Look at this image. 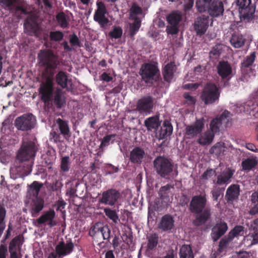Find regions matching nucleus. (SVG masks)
<instances>
[{
	"mask_svg": "<svg viewBox=\"0 0 258 258\" xmlns=\"http://www.w3.org/2000/svg\"><path fill=\"white\" fill-rule=\"evenodd\" d=\"M237 4L241 19L246 22L251 20L255 12V7L251 0H237Z\"/></svg>",
	"mask_w": 258,
	"mask_h": 258,
	"instance_id": "10",
	"label": "nucleus"
},
{
	"mask_svg": "<svg viewBox=\"0 0 258 258\" xmlns=\"http://www.w3.org/2000/svg\"><path fill=\"white\" fill-rule=\"evenodd\" d=\"M37 58L40 66L44 68V72L47 75L46 80L49 78L52 80L54 70L59 64L58 56L50 49H41L38 52Z\"/></svg>",
	"mask_w": 258,
	"mask_h": 258,
	"instance_id": "4",
	"label": "nucleus"
},
{
	"mask_svg": "<svg viewBox=\"0 0 258 258\" xmlns=\"http://www.w3.org/2000/svg\"><path fill=\"white\" fill-rule=\"evenodd\" d=\"M244 234V227L242 226H236L231 230L228 235L233 239L234 237L242 236Z\"/></svg>",
	"mask_w": 258,
	"mask_h": 258,
	"instance_id": "49",
	"label": "nucleus"
},
{
	"mask_svg": "<svg viewBox=\"0 0 258 258\" xmlns=\"http://www.w3.org/2000/svg\"><path fill=\"white\" fill-rule=\"evenodd\" d=\"M233 239L228 234L223 238H222L219 244V249L220 251L226 248L229 243L232 241Z\"/></svg>",
	"mask_w": 258,
	"mask_h": 258,
	"instance_id": "53",
	"label": "nucleus"
},
{
	"mask_svg": "<svg viewBox=\"0 0 258 258\" xmlns=\"http://www.w3.org/2000/svg\"><path fill=\"white\" fill-rule=\"evenodd\" d=\"M204 127V119L203 118L198 119L194 124L186 126L185 134L189 139L194 138L202 133Z\"/></svg>",
	"mask_w": 258,
	"mask_h": 258,
	"instance_id": "17",
	"label": "nucleus"
},
{
	"mask_svg": "<svg viewBox=\"0 0 258 258\" xmlns=\"http://www.w3.org/2000/svg\"><path fill=\"white\" fill-rule=\"evenodd\" d=\"M207 11L211 16L214 17L222 15L224 11L223 3L219 0H214Z\"/></svg>",
	"mask_w": 258,
	"mask_h": 258,
	"instance_id": "25",
	"label": "nucleus"
},
{
	"mask_svg": "<svg viewBox=\"0 0 258 258\" xmlns=\"http://www.w3.org/2000/svg\"><path fill=\"white\" fill-rule=\"evenodd\" d=\"M56 124L58 125L59 130L61 135L65 139L71 137L70 127L68 121L59 118L56 120Z\"/></svg>",
	"mask_w": 258,
	"mask_h": 258,
	"instance_id": "36",
	"label": "nucleus"
},
{
	"mask_svg": "<svg viewBox=\"0 0 258 258\" xmlns=\"http://www.w3.org/2000/svg\"><path fill=\"white\" fill-rule=\"evenodd\" d=\"M246 39L240 33L234 32L230 38V43L235 48H240L245 44Z\"/></svg>",
	"mask_w": 258,
	"mask_h": 258,
	"instance_id": "30",
	"label": "nucleus"
},
{
	"mask_svg": "<svg viewBox=\"0 0 258 258\" xmlns=\"http://www.w3.org/2000/svg\"><path fill=\"white\" fill-rule=\"evenodd\" d=\"M230 113L227 110H225L221 115H218L213 119L210 124V131H211L215 135L220 131L222 122L229 116Z\"/></svg>",
	"mask_w": 258,
	"mask_h": 258,
	"instance_id": "22",
	"label": "nucleus"
},
{
	"mask_svg": "<svg viewBox=\"0 0 258 258\" xmlns=\"http://www.w3.org/2000/svg\"><path fill=\"white\" fill-rule=\"evenodd\" d=\"M69 41L73 46H81L80 41L75 33L69 36Z\"/></svg>",
	"mask_w": 258,
	"mask_h": 258,
	"instance_id": "61",
	"label": "nucleus"
},
{
	"mask_svg": "<svg viewBox=\"0 0 258 258\" xmlns=\"http://www.w3.org/2000/svg\"><path fill=\"white\" fill-rule=\"evenodd\" d=\"M174 189V186L169 184L161 187L158 192L160 198L165 202L168 201L169 197L173 195Z\"/></svg>",
	"mask_w": 258,
	"mask_h": 258,
	"instance_id": "33",
	"label": "nucleus"
},
{
	"mask_svg": "<svg viewBox=\"0 0 258 258\" xmlns=\"http://www.w3.org/2000/svg\"><path fill=\"white\" fill-rule=\"evenodd\" d=\"M172 132L173 126L171 122L168 120H165L162 125H160L155 131V137L159 140H163L170 136Z\"/></svg>",
	"mask_w": 258,
	"mask_h": 258,
	"instance_id": "18",
	"label": "nucleus"
},
{
	"mask_svg": "<svg viewBox=\"0 0 258 258\" xmlns=\"http://www.w3.org/2000/svg\"><path fill=\"white\" fill-rule=\"evenodd\" d=\"M156 104V99L152 96L144 95L137 101L136 110L141 114L148 115L152 112Z\"/></svg>",
	"mask_w": 258,
	"mask_h": 258,
	"instance_id": "8",
	"label": "nucleus"
},
{
	"mask_svg": "<svg viewBox=\"0 0 258 258\" xmlns=\"http://www.w3.org/2000/svg\"><path fill=\"white\" fill-rule=\"evenodd\" d=\"M41 99L47 107L52 105V102L57 109H61L66 105V100L60 89L53 92L52 80L49 78L42 83L39 88Z\"/></svg>",
	"mask_w": 258,
	"mask_h": 258,
	"instance_id": "2",
	"label": "nucleus"
},
{
	"mask_svg": "<svg viewBox=\"0 0 258 258\" xmlns=\"http://www.w3.org/2000/svg\"><path fill=\"white\" fill-rule=\"evenodd\" d=\"M104 212L106 216L111 220L115 224L119 221L118 216L115 210H111L110 208H105Z\"/></svg>",
	"mask_w": 258,
	"mask_h": 258,
	"instance_id": "48",
	"label": "nucleus"
},
{
	"mask_svg": "<svg viewBox=\"0 0 258 258\" xmlns=\"http://www.w3.org/2000/svg\"><path fill=\"white\" fill-rule=\"evenodd\" d=\"M153 164L157 173L162 178L173 179L177 176V170L174 169L173 163L164 157L159 156L156 158Z\"/></svg>",
	"mask_w": 258,
	"mask_h": 258,
	"instance_id": "5",
	"label": "nucleus"
},
{
	"mask_svg": "<svg viewBox=\"0 0 258 258\" xmlns=\"http://www.w3.org/2000/svg\"><path fill=\"white\" fill-rule=\"evenodd\" d=\"M44 207V201L41 199L36 198L33 202V205L32 207V214H37L40 212Z\"/></svg>",
	"mask_w": 258,
	"mask_h": 258,
	"instance_id": "46",
	"label": "nucleus"
},
{
	"mask_svg": "<svg viewBox=\"0 0 258 258\" xmlns=\"http://www.w3.org/2000/svg\"><path fill=\"white\" fill-rule=\"evenodd\" d=\"M111 230L108 226H102L100 223H96L89 231V235L94 239H97L100 236L104 240L109 241Z\"/></svg>",
	"mask_w": 258,
	"mask_h": 258,
	"instance_id": "15",
	"label": "nucleus"
},
{
	"mask_svg": "<svg viewBox=\"0 0 258 258\" xmlns=\"http://www.w3.org/2000/svg\"><path fill=\"white\" fill-rule=\"evenodd\" d=\"M147 250L148 251L154 250L158 243V235L156 233L152 234L147 237Z\"/></svg>",
	"mask_w": 258,
	"mask_h": 258,
	"instance_id": "42",
	"label": "nucleus"
},
{
	"mask_svg": "<svg viewBox=\"0 0 258 258\" xmlns=\"http://www.w3.org/2000/svg\"><path fill=\"white\" fill-rule=\"evenodd\" d=\"M0 6L9 13L16 14V0H0Z\"/></svg>",
	"mask_w": 258,
	"mask_h": 258,
	"instance_id": "35",
	"label": "nucleus"
},
{
	"mask_svg": "<svg viewBox=\"0 0 258 258\" xmlns=\"http://www.w3.org/2000/svg\"><path fill=\"white\" fill-rule=\"evenodd\" d=\"M140 75L146 83L152 84L153 81L158 80L160 73L157 64L147 63L142 66Z\"/></svg>",
	"mask_w": 258,
	"mask_h": 258,
	"instance_id": "7",
	"label": "nucleus"
},
{
	"mask_svg": "<svg viewBox=\"0 0 258 258\" xmlns=\"http://www.w3.org/2000/svg\"><path fill=\"white\" fill-rule=\"evenodd\" d=\"M252 232L244 237L243 242L247 246L258 244V229L256 228L249 229Z\"/></svg>",
	"mask_w": 258,
	"mask_h": 258,
	"instance_id": "34",
	"label": "nucleus"
},
{
	"mask_svg": "<svg viewBox=\"0 0 258 258\" xmlns=\"http://www.w3.org/2000/svg\"><path fill=\"white\" fill-rule=\"evenodd\" d=\"M212 0H197L196 7L200 13H204L208 9Z\"/></svg>",
	"mask_w": 258,
	"mask_h": 258,
	"instance_id": "44",
	"label": "nucleus"
},
{
	"mask_svg": "<svg viewBox=\"0 0 258 258\" xmlns=\"http://www.w3.org/2000/svg\"><path fill=\"white\" fill-rule=\"evenodd\" d=\"M223 191V189H222L221 188L217 186H214L211 191L213 200L216 202L218 201V198L220 196Z\"/></svg>",
	"mask_w": 258,
	"mask_h": 258,
	"instance_id": "59",
	"label": "nucleus"
},
{
	"mask_svg": "<svg viewBox=\"0 0 258 258\" xmlns=\"http://www.w3.org/2000/svg\"><path fill=\"white\" fill-rule=\"evenodd\" d=\"M56 19L61 28H67L69 27V19H67V16L63 12H59L56 15Z\"/></svg>",
	"mask_w": 258,
	"mask_h": 258,
	"instance_id": "43",
	"label": "nucleus"
},
{
	"mask_svg": "<svg viewBox=\"0 0 258 258\" xmlns=\"http://www.w3.org/2000/svg\"><path fill=\"white\" fill-rule=\"evenodd\" d=\"M24 19V26L25 31L30 35L38 36L39 27L37 22V17L31 11L26 8V4L22 0H17V18Z\"/></svg>",
	"mask_w": 258,
	"mask_h": 258,
	"instance_id": "3",
	"label": "nucleus"
},
{
	"mask_svg": "<svg viewBox=\"0 0 258 258\" xmlns=\"http://www.w3.org/2000/svg\"><path fill=\"white\" fill-rule=\"evenodd\" d=\"M108 35L112 38H120L122 35V30L119 26H114L112 30L109 32Z\"/></svg>",
	"mask_w": 258,
	"mask_h": 258,
	"instance_id": "54",
	"label": "nucleus"
},
{
	"mask_svg": "<svg viewBox=\"0 0 258 258\" xmlns=\"http://www.w3.org/2000/svg\"><path fill=\"white\" fill-rule=\"evenodd\" d=\"M71 162L69 156H64L61 158L60 162V169L63 172H68L70 168Z\"/></svg>",
	"mask_w": 258,
	"mask_h": 258,
	"instance_id": "52",
	"label": "nucleus"
},
{
	"mask_svg": "<svg viewBox=\"0 0 258 258\" xmlns=\"http://www.w3.org/2000/svg\"><path fill=\"white\" fill-rule=\"evenodd\" d=\"M240 194L239 185L238 184L231 185L227 189L225 199L228 203H232L238 199Z\"/></svg>",
	"mask_w": 258,
	"mask_h": 258,
	"instance_id": "28",
	"label": "nucleus"
},
{
	"mask_svg": "<svg viewBox=\"0 0 258 258\" xmlns=\"http://www.w3.org/2000/svg\"><path fill=\"white\" fill-rule=\"evenodd\" d=\"M221 167H222L220 168L221 171L217 170L215 173L216 179L213 181V183L220 186L227 185L231 182L235 170L229 167L224 168V166Z\"/></svg>",
	"mask_w": 258,
	"mask_h": 258,
	"instance_id": "12",
	"label": "nucleus"
},
{
	"mask_svg": "<svg viewBox=\"0 0 258 258\" xmlns=\"http://www.w3.org/2000/svg\"><path fill=\"white\" fill-rule=\"evenodd\" d=\"M142 9L136 4H133L130 9V15L132 19L137 18V15L142 14Z\"/></svg>",
	"mask_w": 258,
	"mask_h": 258,
	"instance_id": "55",
	"label": "nucleus"
},
{
	"mask_svg": "<svg viewBox=\"0 0 258 258\" xmlns=\"http://www.w3.org/2000/svg\"><path fill=\"white\" fill-rule=\"evenodd\" d=\"M226 147L223 142H218L213 146L210 149L209 152L211 154H214L216 156H221L224 154Z\"/></svg>",
	"mask_w": 258,
	"mask_h": 258,
	"instance_id": "38",
	"label": "nucleus"
},
{
	"mask_svg": "<svg viewBox=\"0 0 258 258\" xmlns=\"http://www.w3.org/2000/svg\"><path fill=\"white\" fill-rule=\"evenodd\" d=\"M256 54L255 52H252L249 55L246 56L241 63L242 68H247L251 66L255 60Z\"/></svg>",
	"mask_w": 258,
	"mask_h": 258,
	"instance_id": "47",
	"label": "nucleus"
},
{
	"mask_svg": "<svg viewBox=\"0 0 258 258\" xmlns=\"http://www.w3.org/2000/svg\"><path fill=\"white\" fill-rule=\"evenodd\" d=\"M56 80L58 85L63 88L67 87L68 77L66 73L60 71L56 76Z\"/></svg>",
	"mask_w": 258,
	"mask_h": 258,
	"instance_id": "45",
	"label": "nucleus"
},
{
	"mask_svg": "<svg viewBox=\"0 0 258 258\" xmlns=\"http://www.w3.org/2000/svg\"><path fill=\"white\" fill-rule=\"evenodd\" d=\"M228 226L225 222L216 224L212 229L211 236L214 241H217L227 231Z\"/></svg>",
	"mask_w": 258,
	"mask_h": 258,
	"instance_id": "24",
	"label": "nucleus"
},
{
	"mask_svg": "<svg viewBox=\"0 0 258 258\" xmlns=\"http://www.w3.org/2000/svg\"><path fill=\"white\" fill-rule=\"evenodd\" d=\"M222 51V45L221 44H217L213 47L210 52L211 55L214 56L215 58L219 56Z\"/></svg>",
	"mask_w": 258,
	"mask_h": 258,
	"instance_id": "62",
	"label": "nucleus"
},
{
	"mask_svg": "<svg viewBox=\"0 0 258 258\" xmlns=\"http://www.w3.org/2000/svg\"><path fill=\"white\" fill-rule=\"evenodd\" d=\"M189 211L196 215L193 221L195 226H200L205 224L211 217V208L207 206L205 195L192 197L189 205Z\"/></svg>",
	"mask_w": 258,
	"mask_h": 258,
	"instance_id": "1",
	"label": "nucleus"
},
{
	"mask_svg": "<svg viewBox=\"0 0 258 258\" xmlns=\"http://www.w3.org/2000/svg\"><path fill=\"white\" fill-rule=\"evenodd\" d=\"M36 124L35 117L31 113L25 114L17 118V130L28 131L33 128Z\"/></svg>",
	"mask_w": 258,
	"mask_h": 258,
	"instance_id": "14",
	"label": "nucleus"
},
{
	"mask_svg": "<svg viewBox=\"0 0 258 258\" xmlns=\"http://www.w3.org/2000/svg\"><path fill=\"white\" fill-rule=\"evenodd\" d=\"M250 201L251 204L249 206L248 214L251 216L258 215V201L255 200L251 196L250 197Z\"/></svg>",
	"mask_w": 258,
	"mask_h": 258,
	"instance_id": "50",
	"label": "nucleus"
},
{
	"mask_svg": "<svg viewBox=\"0 0 258 258\" xmlns=\"http://www.w3.org/2000/svg\"><path fill=\"white\" fill-rule=\"evenodd\" d=\"M215 135L209 130L203 133L200 134L197 142L201 146H208L211 145L214 140Z\"/></svg>",
	"mask_w": 258,
	"mask_h": 258,
	"instance_id": "29",
	"label": "nucleus"
},
{
	"mask_svg": "<svg viewBox=\"0 0 258 258\" xmlns=\"http://www.w3.org/2000/svg\"><path fill=\"white\" fill-rule=\"evenodd\" d=\"M166 20L168 24L166 27L167 33L172 35L177 34L182 20V13L179 11H173L167 16Z\"/></svg>",
	"mask_w": 258,
	"mask_h": 258,
	"instance_id": "11",
	"label": "nucleus"
},
{
	"mask_svg": "<svg viewBox=\"0 0 258 258\" xmlns=\"http://www.w3.org/2000/svg\"><path fill=\"white\" fill-rule=\"evenodd\" d=\"M209 17L203 15L198 17L194 23V29L199 35L205 33L209 26Z\"/></svg>",
	"mask_w": 258,
	"mask_h": 258,
	"instance_id": "19",
	"label": "nucleus"
},
{
	"mask_svg": "<svg viewBox=\"0 0 258 258\" xmlns=\"http://www.w3.org/2000/svg\"><path fill=\"white\" fill-rule=\"evenodd\" d=\"M221 166H223V164L222 163H220L219 166L215 168V170H213L212 169H208L202 175V177L203 179L207 180L210 177H211L214 174L217 172V170H218L219 168H221Z\"/></svg>",
	"mask_w": 258,
	"mask_h": 258,
	"instance_id": "56",
	"label": "nucleus"
},
{
	"mask_svg": "<svg viewBox=\"0 0 258 258\" xmlns=\"http://www.w3.org/2000/svg\"><path fill=\"white\" fill-rule=\"evenodd\" d=\"M62 186V183L60 181L56 180L51 185L50 188L52 191H59Z\"/></svg>",
	"mask_w": 258,
	"mask_h": 258,
	"instance_id": "64",
	"label": "nucleus"
},
{
	"mask_svg": "<svg viewBox=\"0 0 258 258\" xmlns=\"http://www.w3.org/2000/svg\"><path fill=\"white\" fill-rule=\"evenodd\" d=\"M180 258H194V254L190 245L184 244L179 250Z\"/></svg>",
	"mask_w": 258,
	"mask_h": 258,
	"instance_id": "39",
	"label": "nucleus"
},
{
	"mask_svg": "<svg viewBox=\"0 0 258 258\" xmlns=\"http://www.w3.org/2000/svg\"><path fill=\"white\" fill-rule=\"evenodd\" d=\"M48 37L50 43L52 44L53 42H59L62 40L64 34L59 30L51 31L49 32Z\"/></svg>",
	"mask_w": 258,
	"mask_h": 258,
	"instance_id": "41",
	"label": "nucleus"
},
{
	"mask_svg": "<svg viewBox=\"0 0 258 258\" xmlns=\"http://www.w3.org/2000/svg\"><path fill=\"white\" fill-rule=\"evenodd\" d=\"M157 227L162 232H170L174 227L173 217L170 214L164 215L158 222Z\"/></svg>",
	"mask_w": 258,
	"mask_h": 258,
	"instance_id": "20",
	"label": "nucleus"
},
{
	"mask_svg": "<svg viewBox=\"0 0 258 258\" xmlns=\"http://www.w3.org/2000/svg\"><path fill=\"white\" fill-rule=\"evenodd\" d=\"M43 186V183L34 181L31 184L28 185V193L30 196L36 198Z\"/></svg>",
	"mask_w": 258,
	"mask_h": 258,
	"instance_id": "37",
	"label": "nucleus"
},
{
	"mask_svg": "<svg viewBox=\"0 0 258 258\" xmlns=\"http://www.w3.org/2000/svg\"><path fill=\"white\" fill-rule=\"evenodd\" d=\"M145 126L148 131L154 130L155 131L161 125L158 115H155L147 118L144 121Z\"/></svg>",
	"mask_w": 258,
	"mask_h": 258,
	"instance_id": "32",
	"label": "nucleus"
},
{
	"mask_svg": "<svg viewBox=\"0 0 258 258\" xmlns=\"http://www.w3.org/2000/svg\"><path fill=\"white\" fill-rule=\"evenodd\" d=\"M134 22L130 26V34L134 36L136 33L139 30L141 26V21L139 18H133Z\"/></svg>",
	"mask_w": 258,
	"mask_h": 258,
	"instance_id": "51",
	"label": "nucleus"
},
{
	"mask_svg": "<svg viewBox=\"0 0 258 258\" xmlns=\"http://www.w3.org/2000/svg\"><path fill=\"white\" fill-rule=\"evenodd\" d=\"M145 157V151L141 147H135L130 152V160L134 164H141Z\"/></svg>",
	"mask_w": 258,
	"mask_h": 258,
	"instance_id": "27",
	"label": "nucleus"
},
{
	"mask_svg": "<svg viewBox=\"0 0 258 258\" xmlns=\"http://www.w3.org/2000/svg\"><path fill=\"white\" fill-rule=\"evenodd\" d=\"M217 73L222 79H230L232 75L230 64L227 61H220L217 66Z\"/></svg>",
	"mask_w": 258,
	"mask_h": 258,
	"instance_id": "21",
	"label": "nucleus"
},
{
	"mask_svg": "<svg viewBox=\"0 0 258 258\" xmlns=\"http://www.w3.org/2000/svg\"><path fill=\"white\" fill-rule=\"evenodd\" d=\"M35 145L31 141L23 139L22 145L17 152V160L23 162L35 156L36 152Z\"/></svg>",
	"mask_w": 258,
	"mask_h": 258,
	"instance_id": "9",
	"label": "nucleus"
},
{
	"mask_svg": "<svg viewBox=\"0 0 258 258\" xmlns=\"http://www.w3.org/2000/svg\"><path fill=\"white\" fill-rule=\"evenodd\" d=\"M74 244L70 241L65 243L63 241H60L55 247V251L59 256H65L69 254L73 250Z\"/></svg>",
	"mask_w": 258,
	"mask_h": 258,
	"instance_id": "26",
	"label": "nucleus"
},
{
	"mask_svg": "<svg viewBox=\"0 0 258 258\" xmlns=\"http://www.w3.org/2000/svg\"><path fill=\"white\" fill-rule=\"evenodd\" d=\"M257 164L256 157H249L241 162V166L244 170H250L254 168Z\"/></svg>",
	"mask_w": 258,
	"mask_h": 258,
	"instance_id": "40",
	"label": "nucleus"
},
{
	"mask_svg": "<svg viewBox=\"0 0 258 258\" xmlns=\"http://www.w3.org/2000/svg\"><path fill=\"white\" fill-rule=\"evenodd\" d=\"M76 188L73 189L74 192H77L78 195L77 196H84L85 195V190L86 188L85 185L83 183H80L79 181H77L75 185Z\"/></svg>",
	"mask_w": 258,
	"mask_h": 258,
	"instance_id": "57",
	"label": "nucleus"
},
{
	"mask_svg": "<svg viewBox=\"0 0 258 258\" xmlns=\"http://www.w3.org/2000/svg\"><path fill=\"white\" fill-rule=\"evenodd\" d=\"M115 137V135H110L105 136L101 141L99 146L100 149H103L104 147L108 146L111 140Z\"/></svg>",
	"mask_w": 258,
	"mask_h": 258,
	"instance_id": "60",
	"label": "nucleus"
},
{
	"mask_svg": "<svg viewBox=\"0 0 258 258\" xmlns=\"http://www.w3.org/2000/svg\"><path fill=\"white\" fill-rule=\"evenodd\" d=\"M9 250L11 258H16V237H14L10 243Z\"/></svg>",
	"mask_w": 258,
	"mask_h": 258,
	"instance_id": "58",
	"label": "nucleus"
},
{
	"mask_svg": "<svg viewBox=\"0 0 258 258\" xmlns=\"http://www.w3.org/2000/svg\"><path fill=\"white\" fill-rule=\"evenodd\" d=\"M120 192L114 188L109 189L102 192L99 202L110 206H114L120 198Z\"/></svg>",
	"mask_w": 258,
	"mask_h": 258,
	"instance_id": "16",
	"label": "nucleus"
},
{
	"mask_svg": "<svg viewBox=\"0 0 258 258\" xmlns=\"http://www.w3.org/2000/svg\"><path fill=\"white\" fill-rule=\"evenodd\" d=\"M15 115H11L9 117L3 122V126H16V119H14Z\"/></svg>",
	"mask_w": 258,
	"mask_h": 258,
	"instance_id": "63",
	"label": "nucleus"
},
{
	"mask_svg": "<svg viewBox=\"0 0 258 258\" xmlns=\"http://www.w3.org/2000/svg\"><path fill=\"white\" fill-rule=\"evenodd\" d=\"M106 13L107 10L104 3L102 2H97V10L95 12L93 19L103 29H106L109 22V19L105 17Z\"/></svg>",
	"mask_w": 258,
	"mask_h": 258,
	"instance_id": "13",
	"label": "nucleus"
},
{
	"mask_svg": "<svg viewBox=\"0 0 258 258\" xmlns=\"http://www.w3.org/2000/svg\"><path fill=\"white\" fill-rule=\"evenodd\" d=\"M176 67L174 62L167 64L163 69V76L165 81L169 82L173 78L174 74L176 72Z\"/></svg>",
	"mask_w": 258,
	"mask_h": 258,
	"instance_id": "31",
	"label": "nucleus"
},
{
	"mask_svg": "<svg viewBox=\"0 0 258 258\" xmlns=\"http://www.w3.org/2000/svg\"><path fill=\"white\" fill-rule=\"evenodd\" d=\"M55 213L53 210H50L42 214L38 219L37 222L39 224L47 225L50 227L55 226L57 224L54 220Z\"/></svg>",
	"mask_w": 258,
	"mask_h": 258,
	"instance_id": "23",
	"label": "nucleus"
},
{
	"mask_svg": "<svg viewBox=\"0 0 258 258\" xmlns=\"http://www.w3.org/2000/svg\"><path fill=\"white\" fill-rule=\"evenodd\" d=\"M220 91L214 83H207L204 87L201 95V99L206 105L212 104L218 101Z\"/></svg>",
	"mask_w": 258,
	"mask_h": 258,
	"instance_id": "6",
	"label": "nucleus"
}]
</instances>
